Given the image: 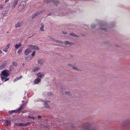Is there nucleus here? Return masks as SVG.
Wrapping results in <instances>:
<instances>
[{
  "label": "nucleus",
  "instance_id": "f257e3e1",
  "mask_svg": "<svg viewBox=\"0 0 130 130\" xmlns=\"http://www.w3.org/2000/svg\"><path fill=\"white\" fill-rule=\"evenodd\" d=\"M9 71L7 70H3L1 74V77L3 81L6 82L9 80V78H6L9 76Z\"/></svg>",
  "mask_w": 130,
  "mask_h": 130
},
{
  "label": "nucleus",
  "instance_id": "f03ea898",
  "mask_svg": "<svg viewBox=\"0 0 130 130\" xmlns=\"http://www.w3.org/2000/svg\"><path fill=\"white\" fill-rule=\"evenodd\" d=\"M25 106V104H23L19 108L15 110L9 111V113L10 114H12L14 113L20 112L24 108Z\"/></svg>",
  "mask_w": 130,
  "mask_h": 130
},
{
  "label": "nucleus",
  "instance_id": "7ed1b4c3",
  "mask_svg": "<svg viewBox=\"0 0 130 130\" xmlns=\"http://www.w3.org/2000/svg\"><path fill=\"white\" fill-rule=\"evenodd\" d=\"M44 62V60L42 59H39L37 61V65L39 66H40L42 65Z\"/></svg>",
  "mask_w": 130,
  "mask_h": 130
},
{
  "label": "nucleus",
  "instance_id": "20e7f679",
  "mask_svg": "<svg viewBox=\"0 0 130 130\" xmlns=\"http://www.w3.org/2000/svg\"><path fill=\"white\" fill-rule=\"evenodd\" d=\"M37 76V78L41 79L42 77L44 76V74L42 72H39L38 73Z\"/></svg>",
  "mask_w": 130,
  "mask_h": 130
},
{
  "label": "nucleus",
  "instance_id": "39448f33",
  "mask_svg": "<svg viewBox=\"0 0 130 130\" xmlns=\"http://www.w3.org/2000/svg\"><path fill=\"white\" fill-rule=\"evenodd\" d=\"M28 46L30 48V49L34 50H38L39 48L36 45H28Z\"/></svg>",
  "mask_w": 130,
  "mask_h": 130
},
{
  "label": "nucleus",
  "instance_id": "423d86ee",
  "mask_svg": "<svg viewBox=\"0 0 130 130\" xmlns=\"http://www.w3.org/2000/svg\"><path fill=\"white\" fill-rule=\"evenodd\" d=\"M40 68L38 67H36L32 69L31 71V72L33 73L37 71Z\"/></svg>",
  "mask_w": 130,
  "mask_h": 130
},
{
  "label": "nucleus",
  "instance_id": "0eeeda50",
  "mask_svg": "<svg viewBox=\"0 0 130 130\" xmlns=\"http://www.w3.org/2000/svg\"><path fill=\"white\" fill-rule=\"evenodd\" d=\"M41 79L38 78L35 79L34 81V84H38L41 81Z\"/></svg>",
  "mask_w": 130,
  "mask_h": 130
},
{
  "label": "nucleus",
  "instance_id": "6e6552de",
  "mask_svg": "<svg viewBox=\"0 0 130 130\" xmlns=\"http://www.w3.org/2000/svg\"><path fill=\"white\" fill-rule=\"evenodd\" d=\"M31 52V50L29 49H27L25 51V54L26 55H28Z\"/></svg>",
  "mask_w": 130,
  "mask_h": 130
},
{
  "label": "nucleus",
  "instance_id": "1a4fd4ad",
  "mask_svg": "<svg viewBox=\"0 0 130 130\" xmlns=\"http://www.w3.org/2000/svg\"><path fill=\"white\" fill-rule=\"evenodd\" d=\"M18 1L17 0H15L12 6V9H14L15 8L18 3Z\"/></svg>",
  "mask_w": 130,
  "mask_h": 130
},
{
  "label": "nucleus",
  "instance_id": "9d476101",
  "mask_svg": "<svg viewBox=\"0 0 130 130\" xmlns=\"http://www.w3.org/2000/svg\"><path fill=\"white\" fill-rule=\"evenodd\" d=\"M88 125V123H86L84 124V126H85V127L84 128L86 130H96L95 129H92L90 130H88V128L87 127V126Z\"/></svg>",
  "mask_w": 130,
  "mask_h": 130
},
{
  "label": "nucleus",
  "instance_id": "9b49d317",
  "mask_svg": "<svg viewBox=\"0 0 130 130\" xmlns=\"http://www.w3.org/2000/svg\"><path fill=\"white\" fill-rule=\"evenodd\" d=\"M64 44L68 46H71L73 44V43L72 42H70L68 41H65Z\"/></svg>",
  "mask_w": 130,
  "mask_h": 130
},
{
  "label": "nucleus",
  "instance_id": "f8f14e48",
  "mask_svg": "<svg viewBox=\"0 0 130 130\" xmlns=\"http://www.w3.org/2000/svg\"><path fill=\"white\" fill-rule=\"evenodd\" d=\"M51 39L52 40V41H53L55 42H57V43H63V42H62V41H59V40H57L56 39H55V38H53V37H51Z\"/></svg>",
  "mask_w": 130,
  "mask_h": 130
},
{
  "label": "nucleus",
  "instance_id": "ddd939ff",
  "mask_svg": "<svg viewBox=\"0 0 130 130\" xmlns=\"http://www.w3.org/2000/svg\"><path fill=\"white\" fill-rule=\"evenodd\" d=\"M49 102V101H47L45 102L44 104V106L46 108H49V106L48 104L47 103Z\"/></svg>",
  "mask_w": 130,
  "mask_h": 130
},
{
  "label": "nucleus",
  "instance_id": "4468645a",
  "mask_svg": "<svg viewBox=\"0 0 130 130\" xmlns=\"http://www.w3.org/2000/svg\"><path fill=\"white\" fill-rule=\"evenodd\" d=\"M22 24V22H19L18 23L15 25V26L16 27H20Z\"/></svg>",
  "mask_w": 130,
  "mask_h": 130
},
{
  "label": "nucleus",
  "instance_id": "2eb2a0df",
  "mask_svg": "<svg viewBox=\"0 0 130 130\" xmlns=\"http://www.w3.org/2000/svg\"><path fill=\"white\" fill-rule=\"evenodd\" d=\"M41 27H40V30L41 31H44V30L43 29L44 27V25L43 23H41Z\"/></svg>",
  "mask_w": 130,
  "mask_h": 130
},
{
  "label": "nucleus",
  "instance_id": "dca6fc26",
  "mask_svg": "<svg viewBox=\"0 0 130 130\" xmlns=\"http://www.w3.org/2000/svg\"><path fill=\"white\" fill-rule=\"evenodd\" d=\"M21 45V44H16L15 45V47L17 48H18Z\"/></svg>",
  "mask_w": 130,
  "mask_h": 130
},
{
  "label": "nucleus",
  "instance_id": "f3484780",
  "mask_svg": "<svg viewBox=\"0 0 130 130\" xmlns=\"http://www.w3.org/2000/svg\"><path fill=\"white\" fill-rule=\"evenodd\" d=\"M68 66H72V67H73V69H74V70H79L76 67H74V66H73L72 65H71L70 64H68Z\"/></svg>",
  "mask_w": 130,
  "mask_h": 130
},
{
  "label": "nucleus",
  "instance_id": "a211bd4d",
  "mask_svg": "<svg viewBox=\"0 0 130 130\" xmlns=\"http://www.w3.org/2000/svg\"><path fill=\"white\" fill-rule=\"evenodd\" d=\"M16 125H17L18 126H23V123H18L16 124Z\"/></svg>",
  "mask_w": 130,
  "mask_h": 130
},
{
  "label": "nucleus",
  "instance_id": "6ab92c4d",
  "mask_svg": "<svg viewBox=\"0 0 130 130\" xmlns=\"http://www.w3.org/2000/svg\"><path fill=\"white\" fill-rule=\"evenodd\" d=\"M31 122H28L27 123L24 124L23 123V126H27L28 125H29L30 124H31Z\"/></svg>",
  "mask_w": 130,
  "mask_h": 130
},
{
  "label": "nucleus",
  "instance_id": "aec40b11",
  "mask_svg": "<svg viewBox=\"0 0 130 130\" xmlns=\"http://www.w3.org/2000/svg\"><path fill=\"white\" fill-rule=\"evenodd\" d=\"M26 5V4L24 2L23 3L22 5H21V6H22V8H21L22 9H23L24 7Z\"/></svg>",
  "mask_w": 130,
  "mask_h": 130
},
{
  "label": "nucleus",
  "instance_id": "412c9836",
  "mask_svg": "<svg viewBox=\"0 0 130 130\" xmlns=\"http://www.w3.org/2000/svg\"><path fill=\"white\" fill-rule=\"evenodd\" d=\"M5 65L3 64L0 66V70H1L4 68Z\"/></svg>",
  "mask_w": 130,
  "mask_h": 130
},
{
  "label": "nucleus",
  "instance_id": "4be33fe9",
  "mask_svg": "<svg viewBox=\"0 0 130 130\" xmlns=\"http://www.w3.org/2000/svg\"><path fill=\"white\" fill-rule=\"evenodd\" d=\"M26 118L27 119H28V118H31L33 120H34L35 119V118L34 117H31L29 116L27 117V118Z\"/></svg>",
  "mask_w": 130,
  "mask_h": 130
},
{
  "label": "nucleus",
  "instance_id": "5701e85b",
  "mask_svg": "<svg viewBox=\"0 0 130 130\" xmlns=\"http://www.w3.org/2000/svg\"><path fill=\"white\" fill-rule=\"evenodd\" d=\"M70 35L71 36L74 37H76L77 36V35L73 33H71L70 34Z\"/></svg>",
  "mask_w": 130,
  "mask_h": 130
},
{
  "label": "nucleus",
  "instance_id": "b1692460",
  "mask_svg": "<svg viewBox=\"0 0 130 130\" xmlns=\"http://www.w3.org/2000/svg\"><path fill=\"white\" fill-rule=\"evenodd\" d=\"M8 48L6 47L3 51L5 52H7L8 50Z\"/></svg>",
  "mask_w": 130,
  "mask_h": 130
},
{
  "label": "nucleus",
  "instance_id": "393cba45",
  "mask_svg": "<svg viewBox=\"0 0 130 130\" xmlns=\"http://www.w3.org/2000/svg\"><path fill=\"white\" fill-rule=\"evenodd\" d=\"M35 53H36L35 51H34L32 54V56L34 57L35 54Z\"/></svg>",
  "mask_w": 130,
  "mask_h": 130
},
{
  "label": "nucleus",
  "instance_id": "a878e982",
  "mask_svg": "<svg viewBox=\"0 0 130 130\" xmlns=\"http://www.w3.org/2000/svg\"><path fill=\"white\" fill-rule=\"evenodd\" d=\"M22 50H21V49L19 50L18 52V54H20L22 52Z\"/></svg>",
  "mask_w": 130,
  "mask_h": 130
},
{
  "label": "nucleus",
  "instance_id": "bb28decb",
  "mask_svg": "<svg viewBox=\"0 0 130 130\" xmlns=\"http://www.w3.org/2000/svg\"><path fill=\"white\" fill-rule=\"evenodd\" d=\"M13 66H17V63L15 62H13Z\"/></svg>",
  "mask_w": 130,
  "mask_h": 130
},
{
  "label": "nucleus",
  "instance_id": "cd10ccee",
  "mask_svg": "<svg viewBox=\"0 0 130 130\" xmlns=\"http://www.w3.org/2000/svg\"><path fill=\"white\" fill-rule=\"evenodd\" d=\"M19 79L18 77L16 78L14 80V82H15L16 81H17L19 80Z\"/></svg>",
  "mask_w": 130,
  "mask_h": 130
},
{
  "label": "nucleus",
  "instance_id": "c85d7f7f",
  "mask_svg": "<svg viewBox=\"0 0 130 130\" xmlns=\"http://www.w3.org/2000/svg\"><path fill=\"white\" fill-rule=\"evenodd\" d=\"M3 5L0 4V8L2 9H3Z\"/></svg>",
  "mask_w": 130,
  "mask_h": 130
},
{
  "label": "nucleus",
  "instance_id": "c756f323",
  "mask_svg": "<svg viewBox=\"0 0 130 130\" xmlns=\"http://www.w3.org/2000/svg\"><path fill=\"white\" fill-rule=\"evenodd\" d=\"M51 1V0H46V3H49V2H50Z\"/></svg>",
  "mask_w": 130,
  "mask_h": 130
},
{
  "label": "nucleus",
  "instance_id": "7c9ffc66",
  "mask_svg": "<svg viewBox=\"0 0 130 130\" xmlns=\"http://www.w3.org/2000/svg\"><path fill=\"white\" fill-rule=\"evenodd\" d=\"M10 46V44H7V46H6V47L9 48Z\"/></svg>",
  "mask_w": 130,
  "mask_h": 130
},
{
  "label": "nucleus",
  "instance_id": "2f4dec72",
  "mask_svg": "<svg viewBox=\"0 0 130 130\" xmlns=\"http://www.w3.org/2000/svg\"><path fill=\"white\" fill-rule=\"evenodd\" d=\"M52 93H51L50 92H48V93H47V94L48 95H52Z\"/></svg>",
  "mask_w": 130,
  "mask_h": 130
},
{
  "label": "nucleus",
  "instance_id": "473e14b6",
  "mask_svg": "<svg viewBox=\"0 0 130 130\" xmlns=\"http://www.w3.org/2000/svg\"><path fill=\"white\" fill-rule=\"evenodd\" d=\"M38 118L39 119H40L41 118V116H38Z\"/></svg>",
  "mask_w": 130,
  "mask_h": 130
},
{
  "label": "nucleus",
  "instance_id": "72a5a7b5",
  "mask_svg": "<svg viewBox=\"0 0 130 130\" xmlns=\"http://www.w3.org/2000/svg\"><path fill=\"white\" fill-rule=\"evenodd\" d=\"M37 15V14H35L32 17V18H34L35 16H36Z\"/></svg>",
  "mask_w": 130,
  "mask_h": 130
},
{
  "label": "nucleus",
  "instance_id": "f704fd0d",
  "mask_svg": "<svg viewBox=\"0 0 130 130\" xmlns=\"http://www.w3.org/2000/svg\"><path fill=\"white\" fill-rule=\"evenodd\" d=\"M22 76H20L18 77L19 79H21L22 78Z\"/></svg>",
  "mask_w": 130,
  "mask_h": 130
},
{
  "label": "nucleus",
  "instance_id": "c9c22d12",
  "mask_svg": "<svg viewBox=\"0 0 130 130\" xmlns=\"http://www.w3.org/2000/svg\"><path fill=\"white\" fill-rule=\"evenodd\" d=\"M100 29L103 30H104L105 31L106 30L104 28H100Z\"/></svg>",
  "mask_w": 130,
  "mask_h": 130
},
{
  "label": "nucleus",
  "instance_id": "e433bc0d",
  "mask_svg": "<svg viewBox=\"0 0 130 130\" xmlns=\"http://www.w3.org/2000/svg\"><path fill=\"white\" fill-rule=\"evenodd\" d=\"M128 120L126 121H125V122L126 123V124H128L129 123V122H128Z\"/></svg>",
  "mask_w": 130,
  "mask_h": 130
},
{
  "label": "nucleus",
  "instance_id": "4c0bfd02",
  "mask_svg": "<svg viewBox=\"0 0 130 130\" xmlns=\"http://www.w3.org/2000/svg\"><path fill=\"white\" fill-rule=\"evenodd\" d=\"M62 33L63 34H67V32H64L63 31L62 32Z\"/></svg>",
  "mask_w": 130,
  "mask_h": 130
},
{
  "label": "nucleus",
  "instance_id": "58836bf2",
  "mask_svg": "<svg viewBox=\"0 0 130 130\" xmlns=\"http://www.w3.org/2000/svg\"><path fill=\"white\" fill-rule=\"evenodd\" d=\"M7 125H8L9 124V123H10V122L9 121H7Z\"/></svg>",
  "mask_w": 130,
  "mask_h": 130
},
{
  "label": "nucleus",
  "instance_id": "ea45409f",
  "mask_svg": "<svg viewBox=\"0 0 130 130\" xmlns=\"http://www.w3.org/2000/svg\"><path fill=\"white\" fill-rule=\"evenodd\" d=\"M9 1V0H5V3L8 2Z\"/></svg>",
  "mask_w": 130,
  "mask_h": 130
},
{
  "label": "nucleus",
  "instance_id": "a19ab883",
  "mask_svg": "<svg viewBox=\"0 0 130 130\" xmlns=\"http://www.w3.org/2000/svg\"><path fill=\"white\" fill-rule=\"evenodd\" d=\"M66 93L67 94H69V92H66Z\"/></svg>",
  "mask_w": 130,
  "mask_h": 130
},
{
  "label": "nucleus",
  "instance_id": "79ce46f5",
  "mask_svg": "<svg viewBox=\"0 0 130 130\" xmlns=\"http://www.w3.org/2000/svg\"><path fill=\"white\" fill-rule=\"evenodd\" d=\"M10 4H9V5H8V7H10Z\"/></svg>",
  "mask_w": 130,
  "mask_h": 130
},
{
  "label": "nucleus",
  "instance_id": "37998d69",
  "mask_svg": "<svg viewBox=\"0 0 130 130\" xmlns=\"http://www.w3.org/2000/svg\"><path fill=\"white\" fill-rule=\"evenodd\" d=\"M91 27H92V28H93V27H93L92 26V25H91Z\"/></svg>",
  "mask_w": 130,
  "mask_h": 130
},
{
  "label": "nucleus",
  "instance_id": "c03bdc74",
  "mask_svg": "<svg viewBox=\"0 0 130 130\" xmlns=\"http://www.w3.org/2000/svg\"><path fill=\"white\" fill-rule=\"evenodd\" d=\"M27 93L26 91L25 92V94H26V93Z\"/></svg>",
  "mask_w": 130,
  "mask_h": 130
},
{
  "label": "nucleus",
  "instance_id": "a18cd8bd",
  "mask_svg": "<svg viewBox=\"0 0 130 130\" xmlns=\"http://www.w3.org/2000/svg\"><path fill=\"white\" fill-rule=\"evenodd\" d=\"M6 15L4 14L3 16H5Z\"/></svg>",
  "mask_w": 130,
  "mask_h": 130
},
{
  "label": "nucleus",
  "instance_id": "49530a36",
  "mask_svg": "<svg viewBox=\"0 0 130 130\" xmlns=\"http://www.w3.org/2000/svg\"><path fill=\"white\" fill-rule=\"evenodd\" d=\"M9 33V32L8 31L7 32V33Z\"/></svg>",
  "mask_w": 130,
  "mask_h": 130
},
{
  "label": "nucleus",
  "instance_id": "de8ad7c7",
  "mask_svg": "<svg viewBox=\"0 0 130 130\" xmlns=\"http://www.w3.org/2000/svg\"><path fill=\"white\" fill-rule=\"evenodd\" d=\"M18 1V0H17Z\"/></svg>",
  "mask_w": 130,
  "mask_h": 130
}]
</instances>
